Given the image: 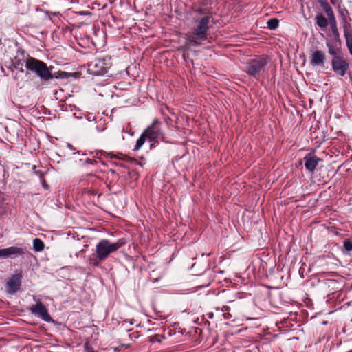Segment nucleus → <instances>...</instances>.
I'll return each mask as SVG.
<instances>
[{"instance_id":"nucleus-31","label":"nucleus","mask_w":352,"mask_h":352,"mask_svg":"<svg viewBox=\"0 0 352 352\" xmlns=\"http://www.w3.org/2000/svg\"><path fill=\"white\" fill-rule=\"evenodd\" d=\"M349 51L350 54L352 56V49L351 50H349Z\"/></svg>"},{"instance_id":"nucleus-30","label":"nucleus","mask_w":352,"mask_h":352,"mask_svg":"<svg viewBox=\"0 0 352 352\" xmlns=\"http://www.w3.org/2000/svg\"><path fill=\"white\" fill-rule=\"evenodd\" d=\"M207 315H208V318H210V319L212 318L213 316H214V314L212 312L207 314Z\"/></svg>"},{"instance_id":"nucleus-26","label":"nucleus","mask_w":352,"mask_h":352,"mask_svg":"<svg viewBox=\"0 0 352 352\" xmlns=\"http://www.w3.org/2000/svg\"><path fill=\"white\" fill-rule=\"evenodd\" d=\"M40 179H41V184H42V186L44 188H45V189H48L49 188V186L47 184V182H45V180L44 179V177L40 178Z\"/></svg>"},{"instance_id":"nucleus-27","label":"nucleus","mask_w":352,"mask_h":352,"mask_svg":"<svg viewBox=\"0 0 352 352\" xmlns=\"http://www.w3.org/2000/svg\"><path fill=\"white\" fill-rule=\"evenodd\" d=\"M222 311L224 312V315L229 314L230 307L228 306H223Z\"/></svg>"},{"instance_id":"nucleus-15","label":"nucleus","mask_w":352,"mask_h":352,"mask_svg":"<svg viewBox=\"0 0 352 352\" xmlns=\"http://www.w3.org/2000/svg\"><path fill=\"white\" fill-rule=\"evenodd\" d=\"M17 53H20L22 56V58H20L19 56H16L12 60V66L14 69H17L19 67L23 66V63L26 59L25 52L23 50H19Z\"/></svg>"},{"instance_id":"nucleus-4","label":"nucleus","mask_w":352,"mask_h":352,"mask_svg":"<svg viewBox=\"0 0 352 352\" xmlns=\"http://www.w3.org/2000/svg\"><path fill=\"white\" fill-rule=\"evenodd\" d=\"M124 244L125 241L123 239H120L115 243H111L108 239L100 240L96 246V253L98 260L105 261L111 254L116 252Z\"/></svg>"},{"instance_id":"nucleus-21","label":"nucleus","mask_w":352,"mask_h":352,"mask_svg":"<svg viewBox=\"0 0 352 352\" xmlns=\"http://www.w3.org/2000/svg\"><path fill=\"white\" fill-rule=\"evenodd\" d=\"M104 261L103 260H98L97 254H93L89 259V263L90 265L94 267H100L101 262Z\"/></svg>"},{"instance_id":"nucleus-12","label":"nucleus","mask_w":352,"mask_h":352,"mask_svg":"<svg viewBox=\"0 0 352 352\" xmlns=\"http://www.w3.org/2000/svg\"><path fill=\"white\" fill-rule=\"evenodd\" d=\"M24 250L21 248L11 246L8 248L0 249V258H6L12 255L23 254Z\"/></svg>"},{"instance_id":"nucleus-6","label":"nucleus","mask_w":352,"mask_h":352,"mask_svg":"<svg viewBox=\"0 0 352 352\" xmlns=\"http://www.w3.org/2000/svg\"><path fill=\"white\" fill-rule=\"evenodd\" d=\"M111 58L109 56H105L95 59L89 65V71L95 76H103L108 72L111 67Z\"/></svg>"},{"instance_id":"nucleus-24","label":"nucleus","mask_w":352,"mask_h":352,"mask_svg":"<svg viewBox=\"0 0 352 352\" xmlns=\"http://www.w3.org/2000/svg\"><path fill=\"white\" fill-rule=\"evenodd\" d=\"M32 170H33L34 173L35 175H38L39 177V178L44 177V173L41 170L36 169V166H34L32 167Z\"/></svg>"},{"instance_id":"nucleus-14","label":"nucleus","mask_w":352,"mask_h":352,"mask_svg":"<svg viewBox=\"0 0 352 352\" xmlns=\"http://www.w3.org/2000/svg\"><path fill=\"white\" fill-rule=\"evenodd\" d=\"M344 22V35L346 38V44L349 50H352V34L349 31V24L346 23L345 18L343 17Z\"/></svg>"},{"instance_id":"nucleus-8","label":"nucleus","mask_w":352,"mask_h":352,"mask_svg":"<svg viewBox=\"0 0 352 352\" xmlns=\"http://www.w3.org/2000/svg\"><path fill=\"white\" fill-rule=\"evenodd\" d=\"M30 311L33 315L41 318L45 322H54L52 318L49 314L47 308L41 301H38L36 304L32 305L30 308Z\"/></svg>"},{"instance_id":"nucleus-5","label":"nucleus","mask_w":352,"mask_h":352,"mask_svg":"<svg viewBox=\"0 0 352 352\" xmlns=\"http://www.w3.org/2000/svg\"><path fill=\"white\" fill-rule=\"evenodd\" d=\"M162 123L157 119H155L152 124L144 131L147 135V140L151 142V148L158 144L159 139L164 142L165 133L162 129Z\"/></svg>"},{"instance_id":"nucleus-16","label":"nucleus","mask_w":352,"mask_h":352,"mask_svg":"<svg viewBox=\"0 0 352 352\" xmlns=\"http://www.w3.org/2000/svg\"><path fill=\"white\" fill-rule=\"evenodd\" d=\"M315 20L317 25L321 28H325L328 25L327 19L320 12L316 15Z\"/></svg>"},{"instance_id":"nucleus-20","label":"nucleus","mask_w":352,"mask_h":352,"mask_svg":"<svg viewBox=\"0 0 352 352\" xmlns=\"http://www.w3.org/2000/svg\"><path fill=\"white\" fill-rule=\"evenodd\" d=\"M45 245L43 241L39 238H35L33 240V248L36 252H41L43 250Z\"/></svg>"},{"instance_id":"nucleus-28","label":"nucleus","mask_w":352,"mask_h":352,"mask_svg":"<svg viewBox=\"0 0 352 352\" xmlns=\"http://www.w3.org/2000/svg\"><path fill=\"white\" fill-rule=\"evenodd\" d=\"M86 348H87V350H88L87 352H97L96 351L94 350L92 348L88 347L87 344H86Z\"/></svg>"},{"instance_id":"nucleus-25","label":"nucleus","mask_w":352,"mask_h":352,"mask_svg":"<svg viewBox=\"0 0 352 352\" xmlns=\"http://www.w3.org/2000/svg\"><path fill=\"white\" fill-rule=\"evenodd\" d=\"M80 162H82V164L87 165V164H96L98 163V162L95 160H91V159H86L85 160H80Z\"/></svg>"},{"instance_id":"nucleus-23","label":"nucleus","mask_w":352,"mask_h":352,"mask_svg":"<svg viewBox=\"0 0 352 352\" xmlns=\"http://www.w3.org/2000/svg\"><path fill=\"white\" fill-rule=\"evenodd\" d=\"M343 245H344V248L346 251H347V252L352 251V241H350L349 239L344 240Z\"/></svg>"},{"instance_id":"nucleus-10","label":"nucleus","mask_w":352,"mask_h":352,"mask_svg":"<svg viewBox=\"0 0 352 352\" xmlns=\"http://www.w3.org/2000/svg\"><path fill=\"white\" fill-rule=\"evenodd\" d=\"M303 160L305 168L311 173L314 172L319 162L321 161L320 158L311 153L307 154Z\"/></svg>"},{"instance_id":"nucleus-3","label":"nucleus","mask_w":352,"mask_h":352,"mask_svg":"<svg viewBox=\"0 0 352 352\" xmlns=\"http://www.w3.org/2000/svg\"><path fill=\"white\" fill-rule=\"evenodd\" d=\"M267 60L265 57L258 56L256 58L250 59L246 64L244 71L250 77L254 78L258 81H261L264 78Z\"/></svg>"},{"instance_id":"nucleus-7","label":"nucleus","mask_w":352,"mask_h":352,"mask_svg":"<svg viewBox=\"0 0 352 352\" xmlns=\"http://www.w3.org/2000/svg\"><path fill=\"white\" fill-rule=\"evenodd\" d=\"M331 63L334 73L340 76H344L349 69V63L342 56L332 57Z\"/></svg>"},{"instance_id":"nucleus-18","label":"nucleus","mask_w":352,"mask_h":352,"mask_svg":"<svg viewBox=\"0 0 352 352\" xmlns=\"http://www.w3.org/2000/svg\"><path fill=\"white\" fill-rule=\"evenodd\" d=\"M329 24H330V27H331V31H332V33L333 35V39H335V40L340 39V34H339L338 30L337 28L336 20L333 19V20L329 21Z\"/></svg>"},{"instance_id":"nucleus-29","label":"nucleus","mask_w":352,"mask_h":352,"mask_svg":"<svg viewBox=\"0 0 352 352\" xmlns=\"http://www.w3.org/2000/svg\"><path fill=\"white\" fill-rule=\"evenodd\" d=\"M16 69H18L20 72L21 73H23L25 72V69H23V66H21V67H19V68H17Z\"/></svg>"},{"instance_id":"nucleus-9","label":"nucleus","mask_w":352,"mask_h":352,"mask_svg":"<svg viewBox=\"0 0 352 352\" xmlns=\"http://www.w3.org/2000/svg\"><path fill=\"white\" fill-rule=\"evenodd\" d=\"M327 47L328 48V52L333 57H337L340 56L341 53V40L338 39H332L329 40L326 43Z\"/></svg>"},{"instance_id":"nucleus-11","label":"nucleus","mask_w":352,"mask_h":352,"mask_svg":"<svg viewBox=\"0 0 352 352\" xmlns=\"http://www.w3.org/2000/svg\"><path fill=\"white\" fill-rule=\"evenodd\" d=\"M325 60V54L321 50L314 51L310 56V64L313 66L323 67Z\"/></svg>"},{"instance_id":"nucleus-19","label":"nucleus","mask_w":352,"mask_h":352,"mask_svg":"<svg viewBox=\"0 0 352 352\" xmlns=\"http://www.w3.org/2000/svg\"><path fill=\"white\" fill-rule=\"evenodd\" d=\"M147 139V135L144 133V131L141 134L140 137L138 139L133 151H138L141 148V147L144 144L146 140Z\"/></svg>"},{"instance_id":"nucleus-17","label":"nucleus","mask_w":352,"mask_h":352,"mask_svg":"<svg viewBox=\"0 0 352 352\" xmlns=\"http://www.w3.org/2000/svg\"><path fill=\"white\" fill-rule=\"evenodd\" d=\"M322 6L326 12L329 21L336 19L333 10L327 2L322 3Z\"/></svg>"},{"instance_id":"nucleus-1","label":"nucleus","mask_w":352,"mask_h":352,"mask_svg":"<svg viewBox=\"0 0 352 352\" xmlns=\"http://www.w3.org/2000/svg\"><path fill=\"white\" fill-rule=\"evenodd\" d=\"M210 19V16H204L195 20L194 27L186 34V45L188 48L200 46L208 39Z\"/></svg>"},{"instance_id":"nucleus-22","label":"nucleus","mask_w":352,"mask_h":352,"mask_svg":"<svg viewBox=\"0 0 352 352\" xmlns=\"http://www.w3.org/2000/svg\"><path fill=\"white\" fill-rule=\"evenodd\" d=\"M267 28L270 30H276L279 24V21L277 19L272 18L267 22Z\"/></svg>"},{"instance_id":"nucleus-13","label":"nucleus","mask_w":352,"mask_h":352,"mask_svg":"<svg viewBox=\"0 0 352 352\" xmlns=\"http://www.w3.org/2000/svg\"><path fill=\"white\" fill-rule=\"evenodd\" d=\"M8 292L10 294L16 293L21 286V280L19 278L13 276L7 283Z\"/></svg>"},{"instance_id":"nucleus-32","label":"nucleus","mask_w":352,"mask_h":352,"mask_svg":"<svg viewBox=\"0 0 352 352\" xmlns=\"http://www.w3.org/2000/svg\"><path fill=\"white\" fill-rule=\"evenodd\" d=\"M68 146L70 147V148L72 147V146L71 144H68Z\"/></svg>"},{"instance_id":"nucleus-2","label":"nucleus","mask_w":352,"mask_h":352,"mask_svg":"<svg viewBox=\"0 0 352 352\" xmlns=\"http://www.w3.org/2000/svg\"><path fill=\"white\" fill-rule=\"evenodd\" d=\"M25 74H34L42 82H48L54 78H57L52 72V67H48L43 61L26 54L25 60Z\"/></svg>"}]
</instances>
